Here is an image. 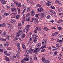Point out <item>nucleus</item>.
Segmentation results:
<instances>
[{
    "mask_svg": "<svg viewBox=\"0 0 63 63\" xmlns=\"http://www.w3.org/2000/svg\"><path fill=\"white\" fill-rule=\"evenodd\" d=\"M32 37L33 38V42L34 43H36L37 42V38H38V36L34 34L32 35Z\"/></svg>",
    "mask_w": 63,
    "mask_h": 63,
    "instance_id": "f257e3e1",
    "label": "nucleus"
},
{
    "mask_svg": "<svg viewBox=\"0 0 63 63\" xmlns=\"http://www.w3.org/2000/svg\"><path fill=\"white\" fill-rule=\"evenodd\" d=\"M22 33V31L21 30H19V31L16 33V35L17 37H19L21 35V34Z\"/></svg>",
    "mask_w": 63,
    "mask_h": 63,
    "instance_id": "f03ea898",
    "label": "nucleus"
},
{
    "mask_svg": "<svg viewBox=\"0 0 63 63\" xmlns=\"http://www.w3.org/2000/svg\"><path fill=\"white\" fill-rule=\"evenodd\" d=\"M27 7V5L25 4H24L22 6V8L24 10L23 11L22 14H23L24 13L25 11L26 10V8Z\"/></svg>",
    "mask_w": 63,
    "mask_h": 63,
    "instance_id": "7ed1b4c3",
    "label": "nucleus"
},
{
    "mask_svg": "<svg viewBox=\"0 0 63 63\" xmlns=\"http://www.w3.org/2000/svg\"><path fill=\"white\" fill-rule=\"evenodd\" d=\"M30 25H26V33H27L28 31L29 30V28L30 27Z\"/></svg>",
    "mask_w": 63,
    "mask_h": 63,
    "instance_id": "20e7f679",
    "label": "nucleus"
},
{
    "mask_svg": "<svg viewBox=\"0 0 63 63\" xmlns=\"http://www.w3.org/2000/svg\"><path fill=\"white\" fill-rule=\"evenodd\" d=\"M16 6H17L18 7H19V8L21 7V4L20 3L16 2Z\"/></svg>",
    "mask_w": 63,
    "mask_h": 63,
    "instance_id": "39448f33",
    "label": "nucleus"
},
{
    "mask_svg": "<svg viewBox=\"0 0 63 63\" xmlns=\"http://www.w3.org/2000/svg\"><path fill=\"white\" fill-rule=\"evenodd\" d=\"M44 10V9L42 7L39 8L37 9V11L39 12H42Z\"/></svg>",
    "mask_w": 63,
    "mask_h": 63,
    "instance_id": "423d86ee",
    "label": "nucleus"
},
{
    "mask_svg": "<svg viewBox=\"0 0 63 63\" xmlns=\"http://www.w3.org/2000/svg\"><path fill=\"white\" fill-rule=\"evenodd\" d=\"M38 49H39V48H36V49L35 50L33 51H32V52L33 53H37L38 52Z\"/></svg>",
    "mask_w": 63,
    "mask_h": 63,
    "instance_id": "0eeeda50",
    "label": "nucleus"
},
{
    "mask_svg": "<svg viewBox=\"0 0 63 63\" xmlns=\"http://www.w3.org/2000/svg\"><path fill=\"white\" fill-rule=\"evenodd\" d=\"M46 4L47 6H49L51 5V3L50 1H48L47 2Z\"/></svg>",
    "mask_w": 63,
    "mask_h": 63,
    "instance_id": "6e6552de",
    "label": "nucleus"
},
{
    "mask_svg": "<svg viewBox=\"0 0 63 63\" xmlns=\"http://www.w3.org/2000/svg\"><path fill=\"white\" fill-rule=\"evenodd\" d=\"M31 15L32 16H33L35 15V12L34 11H32L31 12Z\"/></svg>",
    "mask_w": 63,
    "mask_h": 63,
    "instance_id": "1a4fd4ad",
    "label": "nucleus"
},
{
    "mask_svg": "<svg viewBox=\"0 0 63 63\" xmlns=\"http://www.w3.org/2000/svg\"><path fill=\"white\" fill-rule=\"evenodd\" d=\"M16 20H15L11 19L10 20V22L12 23H15L16 22Z\"/></svg>",
    "mask_w": 63,
    "mask_h": 63,
    "instance_id": "9d476101",
    "label": "nucleus"
},
{
    "mask_svg": "<svg viewBox=\"0 0 63 63\" xmlns=\"http://www.w3.org/2000/svg\"><path fill=\"white\" fill-rule=\"evenodd\" d=\"M5 60H6L7 61H9V60H10V59L9 57L6 56L5 58Z\"/></svg>",
    "mask_w": 63,
    "mask_h": 63,
    "instance_id": "9b49d317",
    "label": "nucleus"
},
{
    "mask_svg": "<svg viewBox=\"0 0 63 63\" xmlns=\"http://www.w3.org/2000/svg\"><path fill=\"white\" fill-rule=\"evenodd\" d=\"M62 55L61 54H60L59 56V60H62Z\"/></svg>",
    "mask_w": 63,
    "mask_h": 63,
    "instance_id": "f8f14e48",
    "label": "nucleus"
},
{
    "mask_svg": "<svg viewBox=\"0 0 63 63\" xmlns=\"http://www.w3.org/2000/svg\"><path fill=\"white\" fill-rule=\"evenodd\" d=\"M2 26L3 27H5V23H3L2 24H0V27Z\"/></svg>",
    "mask_w": 63,
    "mask_h": 63,
    "instance_id": "ddd939ff",
    "label": "nucleus"
},
{
    "mask_svg": "<svg viewBox=\"0 0 63 63\" xmlns=\"http://www.w3.org/2000/svg\"><path fill=\"white\" fill-rule=\"evenodd\" d=\"M50 13L51 14H55V12L53 10L50 11Z\"/></svg>",
    "mask_w": 63,
    "mask_h": 63,
    "instance_id": "4468645a",
    "label": "nucleus"
},
{
    "mask_svg": "<svg viewBox=\"0 0 63 63\" xmlns=\"http://www.w3.org/2000/svg\"><path fill=\"white\" fill-rule=\"evenodd\" d=\"M11 10L12 12H16V9H15V8H11Z\"/></svg>",
    "mask_w": 63,
    "mask_h": 63,
    "instance_id": "2eb2a0df",
    "label": "nucleus"
},
{
    "mask_svg": "<svg viewBox=\"0 0 63 63\" xmlns=\"http://www.w3.org/2000/svg\"><path fill=\"white\" fill-rule=\"evenodd\" d=\"M58 34V32H55V33H53L52 35V36H53L54 37V36H55L56 35H57Z\"/></svg>",
    "mask_w": 63,
    "mask_h": 63,
    "instance_id": "dca6fc26",
    "label": "nucleus"
},
{
    "mask_svg": "<svg viewBox=\"0 0 63 63\" xmlns=\"http://www.w3.org/2000/svg\"><path fill=\"white\" fill-rule=\"evenodd\" d=\"M24 59L25 61H29V58H28V57H25Z\"/></svg>",
    "mask_w": 63,
    "mask_h": 63,
    "instance_id": "f3484780",
    "label": "nucleus"
},
{
    "mask_svg": "<svg viewBox=\"0 0 63 63\" xmlns=\"http://www.w3.org/2000/svg\"><path fill=\"white\" fill-rule=\"evenodd\" d=\"M26 21H30L31 20V19H30V17H29L27 18L26 19Z\"/></svg>",
    "mask_w": 63,
    "mask_h": 63,
    "instance_id": "a211bd4d",
    "label": "nucleus"
},
{
    "mask_svg": "<svg viewBox=\"0 0 63 63\" xmlns=\"http://www.w3.org/2000/svg\"><path fill=\"white\" fill-rule=\"evenodd\" d=\"M6 34L7 33H6V32H3L2 34V36H6Z\"/></svg>",
    "mask_w": 63,
    "mask_h": 63,
    "instance_id": "6ab92c4d",
    "label": "nucleus"
},
{
    "mask_svg": "<svg viewBox=\"0 0 63 63\" xmlns=\"http://www.w3.org/2000/svg\"><path fill=\"white\" fill-rule=\"evenodd\" d=\"M46 44V40H44L43 41L42 43V45H45Z\"/></svg>",
    "mask_w": 63,
    "mask_h": 63,
    "instance_id": "aec40b11",
    "label": "nucleus"
},
{
    "mask_svg": "<svg viewBox=\"0 0 63 63\" xmlns=\"http://www.w3.org/2000/svg\"><path fill=\"white\" fill-rule=\"evenodd\" d=\"M42 45V43H39L38 44H37V47H40Z\"/></svg>",
    "mask_w": 63,
    "mask_h": 63,
    "instance_id": "412c9836",
    "label": "nucleus"
},
{
    "mask_svg": "<svg viewBox=\"0 0 63 63\" xmlns=\"http://www.w3.org/2000/svg\"><path fill=\"white\" fill-rule=\"evenodd\" d=\"M0 40H1V41H4V42L6 41V39H5L0 38Z\"/></svg>",
    "mask_w": 63,
    "mask_h": 63,
    "instance_id": "4be33fe9",
    "label": "nucleus"
},
{
    "mask_svg": "<svg viewBox=\"0 0 63 63\" xmlns=\"http://www.w3.org/2000/svg\"><path fill=\"white\" fill-rule=\"evenodd\" d=\"M1 3L3 4H6V2L5 1V0L2 1H1Z\"/></svg>",
    "mask_w": 63,
    "mask_h": 63,
    "instance_id": "5701e85b",
    "label": "nucleus"
},
{
    "mask_svg": "<svg viewBox=\"0 0 63 63\" xmlns=\"http://www.w3.org/2000/svg\"><path fill=\"white\" fill-rule=\"evenodd\" d=\"M34 21L36 23H38V20L36 18H35L34 19Z\"/></svg>",
    "mask_w": 63,
    "mask_h": 63,
    "instance_id": "b1692460",
    "label": "nucleus"
},
{
    "mask_svg": "<svg viewBox=\"0 0 63 63\" xmlns=\"http://www.w3.org/2000/svg\"><path fill=\"white\" fill-rule=\"evenodd\" d=\"M62 22H63V20H58V21H57V23H60Z\"/></svg>",
    "mask_w": 63,
    "mask_h": 63,
    "instance_id": "393cba45",
    "label": "nucleus"
},
{
    "mask_svg": "<svg viewBox=\"0 0 63 63\" xmlns=\"http://www.w3.org/2000/svg\"><path fill=\"white\" fill-rule=\"evenodd\" d=\"M17 50L19 51H21V49L20 47H18L17 49Z\"/></svg>",
    "mask_w": 63,
    "mask_h": 63,
    "instance_id": "a878e982",
    "label": "nucleus"
},
{
    "mask_svg": "<svg viewBox=\"0 0 63 63\" xmlns=\"http://www.w3.org/2000/svg\"><path fill=\"white\" fill-rule=\"evenodd\" d=\"M22 48L24 49H26V47L24 45H22Z\"/></svg>",
    "mask_w": 63,
    "mask_h": 63,
    "instance_id": "bb28decb",
    "label": "nucleus"
},
{
    "mask_svg": "<svg viewBox=\"0 0 63 63\" xmlns=\"http://www.w3.org/2000/svg\"><path fill=\"white\" fill-rule=\"evenodd\" d=\"M25 52L27 54H29V53H30V51H29V50H27Z\"/></svg>",
    "mask_w": 63,
    "mask_h": 63,
    "instance_id": "cd10ccee",
    "label": "nucleus"
},
{
    "mask_svg": "<svg viewBox=\"0 0 63 63\" xmlns=\"http://www.w3.org/2000/svg\"><path fill=\"white\" fill-rule=\"evenodd\" d=\"M36 6L37 7H38L39 8H41V5L40 4H38Z\"/></svg>",
    "mask_w": 63,
    "mask_h": 63,
    "instance_id": "c85d7f7f",
    "label": "nucleus"
},
{
    "mask_svg": "<svg viewBox=\"0 0 63 63\" xmlns=\"http://www.w3.org/2000/svg\"><path fill=\"white\" fill-rule=\"evenodd\" d=\"M16 46H17V47H20V44L19 43H17V44Z\"/></svg>",
    "mask_w": 63,
    "mask_h": 63,
    "instance_id": "c756f323",
    "label": "nucleus"
},
{
    "mask_svg": "<svg viewBox=\"0 0 63 63\" xmlns=\"http://www.w3.org/2000/svg\"><path fill=\"white\" fill-rule=\"evenodd\" d=\"M25 61V60L24 59H22L21 61V63H24V62Z\"/></svg>",
    "mask_w": 63,
    "mask_h": 63,
    "instance_id": "7c9ffc66",
    "label": "nucleus"
},
{
    "mask_svg": "<svg viewBox=\"0 0 63 63\" xmlns=\"http://www.w3.org/2000/svg\"><path fill=\"white\" fill-rule=\"evenodd\" d=\"M41 16L42 17H44L45 16V15L44 13H42L41 14Z\"/></svg>",
    "mask_w": 63,
    "mask_h": 63,
    "instance_id": "2f4dec72",
    "label": "nucleus"
},
{
    "mask_svg": "<svg viewBox=\"0 0 63 63\" xmlns=\"http://www.w3.org/2000/svg\"><path fill=\"white\" fill-rule=\"evenodd\" d=\"M20 17V16L19 15H16V18L17 19H18Z\"/></svg>",
    "mask_w": 63,
    "mask_h": 63,
    "instance_id": "473e14b6",
    "label": "nucleus"
},
{
    "mask_svg": "<svg viewBox=\"0 0 63 63\" xmlns=\"http://www.w3.org/2000/svg\"><path fill=\"white\" fill-rule=\"evenodd\" d=\"M30 13H28L26 14V17H27L28 16H30Z\"/></svg>",
    "mask_w": 63,
    "mask_h": 63,
    "instance_id": "72a5a7b5",
    "label": "nucleus"
},
{
    "mask_svg": "<svg viewBox=\"0 0 63 63\" xmlns=\"http://www.w3.org/2000/svg\"><path fill=\"white\" fill-rule=\"evenodd\" d=\"M44 29H45V30L47 31H48L49 30L48 29V28L46 27L44 28Z\"/></svg>",
    "mask_w": 63,
    "mask_h": 63,
    "instance_id": "f704fd0d",
    "label": "nucleus"
},
{
    "mask_svg": "<svg viewBox=\"0 0 63 63\" xmlns=\"http://www.w3.org/2000/svg\"><path fill=\"white\" fill-rule=\"evenodd\" d=\"M44 63H49V62L47 60H46L45 61Z\"/></svg>",
    "mask_w": 63,
    "mask_h": 63,
    "instance_id": "c9c22d12",
    "label": "nucleus"
},
{
    "mask_svg": "<svg viewBox=\"0 0 63 63\" xmlns=\"http://www.w3.org/2000/svg\"><path fill=\"white\" fill-rule=\"evenodd\" d=\"M24 56L27 57H29V55L26 53L25 54Z\"/></svg>",
    "mask_w": 63,
    "mask_h": 63,
    "instance_id": "e433bc0d",
    "label": "nucleus"
},
{
    "mask_svg": "<svg viewBox=\"0 0 63 63\" xmlns=\"http://www.w3.org/2000/svg\"><path fill=\"white\" fill-rule=\"evenodd\" d=\"M6 39L7 40H9V39H10V37H9V35H8L7 37H6Z\"/></svg>",
    "mask_w": 63,
    "mask_h": 63,
    "instance_id": "4c0bfd02",
    "label": "nucleus"
},
{
    "mask_svg": "<svg viewBox=\"0 0 63 63\" xmlns=\"http://www.w3.org/2000/svg\"><path fill=\"white\" fill-rule=\"evenodd\" d=\"M57 41L58 42H59V43H62V41L61 40H60L59 39H58L57 40Z\"/></svg>",
    "mask_w": 63,
    "mask_h": 63,
    "instance_id": "58836bf2",
    "label": "nucleus"
},
{
    "mask_svg": "<svg viewBox=\"0 0 63 63\" xmlns=\"http://www.w3.org/2000/svg\"><path fill=\"white\" fill-rule=\"evenodd\" d=\"M10 59L11 61H13L14 60V57H11Z\"/></svg>",
    "mask_w": 63,
    "mask_h": 63,
    "instance_id": "ea45409f",
    "label": "nucleus"
},
{
    "mask_svg": "<svg viewBox=\"0 0 63 63\" xmlns=\"http://www.w3.org/2000/svg\"><path fill=\"white\" fill-rule=\"evenodd\" d=\"M50 8L53 9H55V7L53 6H51Z\"/></svg>",
    "mask_w": 63,
    "mask_h": 63,
    "instance_id": "a19ab883",
    "label": "nucleus"
},
{
    "mask_svg": "<svg viewBox=\"0 0 63 63\" xmlns=\"http://www.w3.org/2000/svg\"><path fill=\"white\" fill-rule=\"evenodd\" d=\"M45 60V58L44 57H43L42 59V61H44Z\"/></svg>",
    "mask_w": 63,
    "mask_h": 63,
    "instance_id": "79ce46f5",
    "label": "nucleus"
},
{
    "mask_svg": "<svg viewBox=\"0 0 63 63\" xmlns=\"http://www.w3.org/2000/svg\"><path fill=\"white\" fill-rule=\"evenodd\" d=\"M4 45L5 46H6V47H9V44H4Z\"/></svg>",
    "mask_w": 63,
    "mask_h": 63,
    "instance_id": "37998d69",
    "label": "nucleus"
},
{
    "mask_svg": "<svg viewBox=\"0 0 63 63\" xmlns=\"http://www.w3.org/2000/svg\"><path fill=\"white\" fill-rule=\"evenodd\" d=\"M59 2V0H56L55 1L56 3H58Z\"/></svg>",
    "mask_w": 63,
    "mask_h": 63,
    "instance_id": "c03bdc74",
    "label": "nucleus"
},
{
    "mask_svg": "<svg viewBox=\"0 0 63 63\" xmlns=\"http://www.w3.org/2000/svg\"><path fill=\"white\" fill-rule=\"evenodd\" d=\"M14 15V16H16V13H12L11 14V15Z\"/></svg>",
    "mask_w": 63,
    "mask_h": 63,
    "instance_id": "a18cd8bd",
    "label": "nucleus"
},
{
    "mask_svg": "<svg viewBox=\"0 0 63 63\" xmlns=\"http://www.w3.org/2000/svg\"><path fill=\"white\" fill-rule=\"evenodd\" d=\"M34 60H37V57H36L35 56H34Z\"/></svg>",
    "mask_w": 63,
    "mask_h": 63,
    "instance_id": "49530a36",
    "label": "nucleus"
},
{
    "mask_svg": "<svg viewBox=\"0 0 63 63\" xmlns=\"http://www.w3.org/2000/svg\"><path fill=\"white\" fill-rule=\"evenodd\" d=\"M21 37L22 38H24L25 37V34H22V35L21 36Z\"/></svg>",
    "mask_w": 63,
    "mask_h": 63,
    "instance_id": "de8ad7c7",
    "label": "nucleus"
},
{
    "mask_svg": "<svg viewBox=\"0 0 63 63\" xmlns=\"http://www.w3.org/2000/svg\"><path fill=\"white\" fill-rule=\"evenodd\" d=\"M30 11V8L28 7L27 9V11L28 12H29Z\"/></svg>",
    "mask_w": 63,
    "mask_h": 63,
    "instance_id": "09e8293b",
    "label": "nucleus"
},
{
    "mask_svg": "<svg viewBox=\"0 0 63 63\" xmlns=\"http://www.w3.org/2000/svg\"><path fill=\"white\" fill-rule=\"evenodd\" d=\"M31 21H30V22H32L34 20V18H33L32 19Z\"/></svg>",
    "mask_w": 63,
    "mask_h": 63,
    "instance_id": "8fccbe9b",
    "label": "nucleus"
},
{
    "mask_svg": "<svg viewBox=\"0 0 63 63\" xmlns=\"http://www.w3.org/2000/svg\"><path fill=\"white\" fill-rule=\"evenodd\" d=\"M5 55L6 56H10V54L8 53H6L5 54Z\"/></svg>",
    "mask_w": 63,
    "mask_h": 63,
    "instance_id": "3c124183",
    "label": "nucleus"
},
{
    "mask_svg": "<svg viewBox=\"0 0 63 63\" xmlns=\"http://www.w3.org/2000/svg\"><path fill=\"white\" fill-rule=\"evenodd\" d=\"M56 46L57 47H59V45L58 44H57L56 45Z\"/></svg>",
    "mask_w": 63,
    "mask_h": 63,
    "instance_id": "603ef678",
    "label": "nucleus"
},
{
    "mask_svg": "<svg viewBox=\"0 0 63 63\" xmlns=\"http://www.w3.org/2000/svg\"><path fill=\"white\" fill-rule=\"evenodd\" d=\"M4 15H5V16H7L8 15H9V14L8 13H5L4 14Z\"/></svg>",
    "mask_w": 63,
    "mask_h": 63,
    "instance_id": "864d4df0",
    "label": "nucleus"
},
{
    "mask_svg": "<svg viewBox=\"0 0 63 63\" xmlns=\"http://www.w3.org/2000/svg\"><path fill=\"white\" fill-rule=\"evenodd\" d=\"M57 51H55L54 52V54L55 55H57Z\"/></svg>",
    "mask_w": 63,
    "mask_h": 63,
    "instance_id": "5fc2aeb1",
    "label": "nucleus"
},
{
    "mask_svg": "<svg viewBox=\"0 0 63 63\" xmlns=\"http://www.w3.org/2000/svg\"><path fill=\"white\" fill-rule=\"evenodd\" d=\"M23 17L24 20H25V15H24L23 16Z\"/></svg>",
    "mask_w": 63,
    "mask_h": 63,
    "instance_id": "6e6d98bb",
    "label": "nucleus"
},
{
    "mask_svg": "<svg viewBox=\"0 0 63 63\" xmlns=\"http://www.w3.org/2000/svg\"><path fill=\"white\" fill-rule=\"evenodd\" d=\"M3 47V45L2 44H0V48H2Z\"/></svg>",
    "mask_w": 63,
    "mask_h": 63,
    "instance_id": "4d7b16f0",
    "label": "nucleus"
},
{
    "mask_svg": "<svg viewBox=\"0 0 63 63\" xmlns=\"http://www.w3.org/2000/svg\"><path fill=\"white\" fill-rule=\"evenodd\" d=\"M41 30H42V28H41V27H39L38 29V30H39V31H41Z\"/></svg>",
    "mask_w": 63,
    "mask_h": 63,
    "instance_id": "13d9d810",
    "label": "nucleus"
},
{
    "mask_svg": "<svg viewBox=\"0 0 63 63\" xmlns=\"http://www.w3.org/2000/svg\"><path fill=\"white\" fill-rule=\"evenodd\" d=\"M32 38H31H31L30 39L29 42H30L31 43V42H32Z\"/></svg>",
    "mask_w": 63,
    "mask_h": 63,
    "instance_id": "bf43d9fd",
    "label": "nucleus"
},
{
    "mask_svg": "<svg viewBox=\"0 0 63 63\" xmlns=\"http://www.w3.org/2000/svg\"><path fill=\"white\" fill-rule=\"evenodd\" d=\"M58 29L59 30H61L62 29V28L61 27H58Z\"/></svg>",
    "mask_w": 63,
    "mask_h": 63,
    "instance_id": "052dcab7",
    "label": "nucleus"
},
{
    "mask_svg": "<svg viewBox=\"0 0 63 63\" xmlns=\"http://www.w3.org/2000/svg\"><path fill=\"white\" fill-rule=\"evenodd\" d=\"M50 15H48L47 17V18H50Z\"/></svg>",
    "mask_w": 63,
    "mask_h": 63,
    "instance_id": "680f3d73",
    "label": "nucleus"
},
{
    "mask_svg": "<svg viewBox=\"0 0 63 63\" xmlns=\"http://www.w3.org/2000/svg\"><path fill=\"white\" fill-rule=\"evenodd\" d=\"M38 31L37 30H34V32L35 33H36V34H37L38 33Z\"/></svg>",
    "mask_w": 63,
    "mask_h": 63,
    "instance_id": "e2e57ef3",
    "label": "nucleus"
},
{
    "mask_svg": "<svg viewBox=\"0 0 63 63\" xmlns=\"http://www.w3.org/2000/svg\"><path fill=\"white\" fill-rule=\"evenodd\" d=\"M3 51V50L2 49L0 48V52H2Z\"/></svg>",
    "mask_w": 63,
    "mask_h": 63,
    "instance_id": "0e129e2a",
    "label": "nucleus"
},
{
    "mask_svg": "<svg viewBox=\"0 0 63 63\" xmlns=\"http://www.w3.org/2000/svg\"><path fill=\"white\" fill-rule=\"evenodd\" d=\"M18 25L19 26H21V23H19L18 24Z\"/></svg>",
    "mask_w": 63,
    "mask_h": 63,
    "instance_id": "69168bd1",
    "label": "nucleus"
},
{
    "mask_svg": "<svg viewBox=\"0 0 63 63\" xmlns=\"http://www.w3.org/2000/svg\"><path fill=\"white\" fill-rule=\"evenodd\" d=\"M7 52V51H4V54H6Z\"/></svg>",
    "mask_w": 63,
    "mask_h": 63,
    "instance_id": "338daca9",
    "label": "nucleus"
},
{
    "mask_svg": "<svg viewBox=\"0 0 63 63\" xmlns=\"http://www.w3.org/2000/svg\"><path fill=\"white\" fill-rule=\"evenodd\" d=\"M59 38H62V36H61V35L59 34Z\"/></svg>",
    "mask_w": 63,
    "mask_h": 63,
    "instance_id": "774afa93",
    "label": "nucleus"
}]
</instances>
